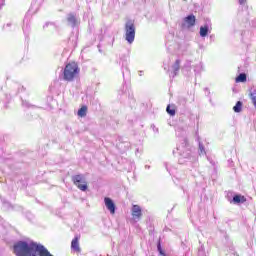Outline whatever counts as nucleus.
Instances as JSON below:
<instances>
[{
    "mask_svg": "<svg viewBox=\"0 0 256 256\" xmlns=\"http://www.w3.org/2000/svg\"><path fill=\"white\" fill-rule=\"evenodd\" d=\"M145 167H146V169H150L151 166H147V165H146Z\"/></svg>",
    "mask_w": 256,
    "mask_h": 256,
    "instance_id": "nucleus-30",
    "label": "nucleus"
},
{
    "mask_svg": "<svg viewBox=\"0 0 256 256\" xmlns=\"http://www.w3.org/2000/svg\"><path fill=\"white\" fill-rule=\"evenodd\" d=\"M120 63L122 64V67H126L127 68V58H121Z\"/></svg>",
    "mask_w": 256,
    "mask_h": 256,
    "instance_id": "nucleus-23",
    "label": "nucleus"
},
{
    "mask_svg": "<svg viewBox=\"0 0 256 256\" xmlns=\"http://www.w3.org/2000/svg\"><path fill=\"white\" fill-rule=\"evenodd\" d=\"M87 116V106H82L78 110V117H86Z\"/></svg>",
    "mask_w": 256,
    "mask_h": 256,
    "instance_id": "nucleus-17",
    "label": "nucleus"
},
{
    "mask_svg": "<svg viewBox=\"0 0 256 256\" xmlns=\"http://www.w3.org/2000/svg\"><path fill=\"white\" fill-rule=\"evenodd\" d=\"M125 39L131 45L135 41V21L127 20L124 26Z\"/></svg>",
    "mask_w": 256,
    "mask_h": 256,
    "instance_id": "nucleus-3",
    "label": "nucleus"
},
{
    "mask_svg": "<svg viewBox=\"0 0 256 256\" xmlns=\"http://www.w3.org/2000/svg\"><path fill=\"white\" fill-rule=\"evenodd\" d=\"M157 251H158L159 255H163L165 253V251L161 247V240H158V242H157Z\"/></svg>",
    "mask_w": 256,
    "mask_h": 256,
    "instance_id": "nucleus-21",
    "label": "nucleus"
},
{
    "mask_svg": "<svg viewBox=\"0 0 256 256\" xmlns=\"http://www.w3.org/2000/svg\"><path fill=\"white\" fill-rule=\"evenodd\" d=\"M197 23V17L193 14H189L188 16L184 17L182 23L180 24L181 29H191L195 27Z\"/></svg>",
    "mask_w": 256,
    "mask_h": 256,
    "instance_id": "nucleus-6",
    "label": "nucleus"
},
{
    "mask_svg": "<svg viewBox=\"0 0 256 256\" xmlns=\"http://www.w3.org/2000/svg\"><path fill=\"white\" fill-rule=\"evenodd\" d=\"M201 64H197L194 66V73H201Z\"/></svg>",
    "mask_w": 256,
    "mask_h": 256,
    "instance_id": "nucleus-22",
    "label": "nucleus"
},
{
    "mask_svg": "<svg viewBox=\"0 0 256 256\" xmlns=\"http://www.w3.org/2000/svg\"><path fill=\"white\" fill-rule=\"evenodd\" d=\"M72 182L80 191H86L89 189V186L87 185V180L85 179V176L83 174H77L72 176Z\"/></svg>",
    "mask_w": 256,
    "mask_h": 256,
    "instance_id": "nucleus-5",
    "label": "nucleus"
},
{
    "mask_svg": "<svg viewBox=\"0 0 256 256\" xmlns=\"http://www.w3.org/2000/svg\"><path fill=\"white\" fill-rule=\"evenodd\" d=\"M173 155H175V151H173Z\"/></svg>",
    "mask_w": 256,
    "mask_h": 256,
    "instance_id": "nucleus-31",
    "label": "nucleus"
},
{
    "mask_svg": "<svg viewBox=\"0 0 256 256\" xmlns=\"http://www.w3.org/2000/svg\"><path fill=\"white\" fill-rule=\"evenodd\" d=\"M151 127L154 131H156V133H159V128H156L154 124H152Z\"/></svg>",
    "mask_w": 256,
    "mask_h": 256,
    "instance_id": "nucleus-25",
    "label": "nucleus"
},
{
    "mask_svg": "<svg viewBox=\"0 0 256 256\" xmlns=\"http://www.w3.org/2000/svg\"><path fill=\"white\" fill-rule=\"evenodd\" d=\"M166 112L168 113V115H170V117H175V106H171L170 104L166 107Z\"/></svg>",
    "mask_w": 256,
    "mask_h": 256,
    "instance_id": "nucleus-16",
    "label": "nucleus"
},
{
    "mask_svg": "<svg viewBox=\"0 0 256 256\" xmlns=\"http://www.w3.org/2000/svg\"><path fill=\"white\" fill-rule=\"evenodd\" d=\"M255 95H256V90L249 93V97H250L254 107L256 108V96Z\"/></svg>",
    "mask_w": 256,
    "mask_h": 256,
    "instance_id": "nucleus-19",
    "label": "nucleus"
},
{
    "mask_svg": "<svg viewBox=\"0 0 256 256\" xmlns=\"http://www.w3.org/2000/svg\"><path fill=\"white\" fill-rule=\"evenodd\" d=\"M198 145H199V151L201 155L205 154V146L203 145V142L201 141V138H197Z\"/></svg>",
    "mask_w": 256,
    "mask_h": 256,
    "instance_id": "nucleus-18",
    "label": "nucleus"
},
{
    "mask_svg": "<svg viewBox=\"0 0 256 256\" xmlns=\"http://www.w3.org/2000/svg\"><path fill=\"white\" fill-rule=\"evenodd\" d=\"M79 65H77V63L72 62V63H68L63 71V80L64 81H68L71 82L75 79V77H77V75H79Z\"/></svg>",
    "mask_w": 256,
    "mask_h": 256,
    "instance_id": "nucleus-2",
    "label": "nucleus"
},
{
    "mask_svg": "<svg viewBox=\"0 0 256 256\" xmlns=\"http://www.w3.org/2000/svg\"><path fill=\"white\" fill-rule=\"evenodd\" d=\"M183 103H187V100H185V98H183Z\"/></svg>",
    "mask_w": 256,
    "mask_h": 256,
    "instance_id": "nucleus-29",
    "label": "nucleus"
},
{
    "mask_svg": "<svg viewBox=\"0 0 256 256\" xmlns=\"http://www.w3.org/2000/svg\"><path fill=\"white\" fill-rule=\"evenodd\" d=\"M230 203H233L234 205H242V203H245L247 201V198L241 194H236L233 196L232 200H229Z\"/></svg>",
    "mask_w": 256,
    "mask_h": 256,
    "instance_id": "nucleus-9",
    "label": "nucleus"
},
{
    "mask_svg": "<svg viewBox=\"0 0 256 256\" xmlns=\"http://www.w3.org/2000/svg\"><path fill=\"white\" fill-rule=\"evenodd\" d=\"M3 5H5V0H0V9L3 7Z\"/></svg>",
    "mask_w": 256,
    "mask_h": 256,
    "instance_id": "nucleus-27",
    "label": "nucleus"
},
{
    "mask_svg": "<svg viewBox=\"0 0 256 256\" xmlns=\"http://www.w3.org/2000/svg\"><path fill=\"white\" fill-rule=\"evenodd\" d=\"M204 91L208 92L207 95H211V92L209 91V88H204Z\"/></svg>",
    "mask_w": 256,
    "mask_h": 256,
    "instance_id": "nucleus-28",
    "label": "nucleus"
},
{
    "mask_svg": "<svg viewBox=\"0 0 256 256\" xmlns=\"http://www.w3.org/2000/svg\"><path fill=\"white\" fill-rule=\"evenodd\" d=\"M49 25L51 27H55V23H53V22H46L45 25L43 26V29H45L46 27H49Z\"/></svg>",
    "mask_w": 256,
    "mask_h": 256,
    "instance_id": "nucleus-24",
    "label": "nucleus"
},
{
    "mask_svg": "<svg viewBox=\"0 0 256 256\" xmlns=\"http://www.w3.org/2000/svg\"><path fill=\"white\" fill-rule=\"evenodd\" d=\"M67 21L69 23V25H71V27L75 28L77 25V18L75 17V14L70 13L67 16Z\"/></svg>",
    "mask_w": 256,
    "mask_h": 256,
    "instance_id": "nucleus-13",
    "label": "nucleus"
},
{
    "mask_svg": "<svg viewBox=\"0 0 256 256\" xmlns=\"http://www.w3.org/2000/svg\"><path fill=\"white\" fill-rule=\"evenodd\" d=\"M132 217L138 221L143 217V212L141 211V206L133 205L132 206Z\"/></svg>",
    "mask_w": 256,
    "mask_h": 256,
    "instance_id": "nucleus-8",
    "label": "nucleus"
},
{
    "mask_svg": "<svg viewBox=\"0 0 256 256\" xmlns=\"http://www.w3.org/2000/svg\"><path fill=\"white\" fill-rule=\"evenodd\" d=\"M177 151L184 159H189L191 157V147L189 146V140L187 138L182 139V143L177 147Z\"/></svg>",
    "mask_w": 256,
    "mask_h": 256,
    "instance_id": "nucleus-4",
    "label": "nucleus"
},
{
    "mask_svg": "<svg viewBox=\"0 0 256 256\" xmlns=\"http://www.w3.org/2000/svg\"><path fill=\"white\" fill-rule=\"evenodd\" d=\"M240 5H245L247 3V0H238Z\"/></svg>",
    "mask_w": 256,
    "mask_h": 256,
    "instance_id": "nucleus-26",
    "label": "nucleus"
},
{
    "mask_svg": "<svg viewBox=\"0 0 256 256\" xmlns=\"http://www.w3.org/2000/svg\"><path fill=\"white\" fill-rule=\"evenodd\" d=\"M43 245L37 242L20 240L13 246V253L16 256H39Z\"/></svg>",
    "mask_w": 256,
    "mask_h": 256,
    "instance_id": "nucleus-1",
    "label": "nucleus"
},
{
    "mask_svg": "<svg viewBox=\"0 0 256 256\" xmlns=\"http://www.w3.org/2000/svg\"><path fill=\"white\" fill-rule=\"evenodd\" d=\"M104 203H105L106 209H108L111 215H115V211H117V206L115 205V202L113 201V199L109 197H105Z\"/></svg>",
    "mask_w": 256,
    "mask_h": 256,
    "instance_id": "nucleus-7",
    "label": "nucleus"
},
{
    "mask_svg": "<svg viewBox=\"0 0 256 256\" xmlns=\"http://www.w3.org/2000/svg\"><path fill=\"white\" fill-rule=\"evenodd\" d=\"M234 113H241L243 111V102L242 101H237L235 106L233 107Z\"/></svg>",
    "mask_w": 256,
    "mask_h": 256,
    "instance_id": "nucleus-14",
    "label": "nucleus"
},
{
    "mask_svg": "<svg viewBox=\"0 0 256 256\" xmlns=\"http://www.w3.org/2000/svg\"><path fill=\"white\" fill-rule=\"evenodd\" d=\"M198 256H207V252H205V246L201 245L198 248Z\"/></svg>",
    "mask_w": 256,
    "mask_h": 256,
    "instance_id": "nucleus-20",
    "label": "nucleus"
},
{
    "mask_svg": "<svg viewBox=\"0 0 256 256\" xmlns=\"http://www.w3.org/2000/svg\"><path fill=\"white\" fill-rule=\"evenodd\" d=\"M236 83H245L247 81V74L245 73H240L236 79H235Z\"/></svg>",
    "mask_w": 256,
    "mask_h": 256,
    "instance_id": "nucleus-15",
    "label": "nucleus"
},
{
    "mask_svg": "<svg viewBox=\"0 0 256 256\" xmlns=\"http://www.w3.org/2000/svg\"><path fill=\"white\" fill-rule=\"evenodd\" d=\"M172 69H173V77H177V75H179V70L181 69V60L177 59L175 61V63L172 65Z\"/></svg>",
    "mask_w": 256,
    "mask_h": 256,
    "instance_id": "nucleus-12",
    "label": "nucleus"
},
{
    "mask_svg": "<svg viewBox=\"0 0 256 256\" xmlns=\"http://www.w3.org/2000/svg\"><path fill=\"white\" fill-rule=\"evenodd\" d=\"M71 249L76 251V253H81V248L79 247V237L75 236V238L71 242Z\"/></svg>",
    "mask_w": 256,
    "mask_h": 256,
    "instance_id": "nucleus-10",
    "label": "nucleus"
},
{
    "mask_svg": "<svg viewBox=\"0 0 256 256\" xmlns=\"http://www.w3.org/2000/svg\"><path fill=\"white\" fill-rule=\"evenodd\" d=\"M211 33V28H209V23H206L204 26L200 27V37H207Z\"/></svg>",
    "mask_w": 256,
    "mask_h": 256,
    "instance_id": "nucleus-11",
    "label": "nucleus"
}]
</instances>
